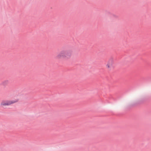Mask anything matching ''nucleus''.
I'll list each match as a JSON object with an SVG mask.
<instances>
[{"instance_id": "1", "label": "nucleus", "mask_w": 151, "mask_h": 151, "mask_svg": "<svg viewBox=\"0 0 151 151\" xmlns=\"http://www.w3.org/2000/svg\"><path fill=\"white\" fill-rule=\"evenodd\" d=\"M73 51L70 50L63 49L60 50L57 54L56 58L58 60L64 59L67 60L71 58Z\"/></svg>"}, {"instance_id": "2", "label": "nucleus", "mask_w": 151, "mask_h": 151, "mask_svg": "<svg viewBox=\"0 0 151 151\" xmlns=\"http://www.w3.org/2000/svg\"><path fill=\"white\" fill-rule=\"evenodd\" d=\"M19 101L18 99L12 100H2L0 103V106L3 107L7 106H9L12 104L16 103Z\"/></svg>"}, {"instance_id": "3", "label": "nucleus", "mask_w": 151, "mask_h": 151, "mask_svg": "<svg viewBox=\"0 0 151 151\" xmlns=\"http://www.w3.org/2000/svg\"><path fill=\"white\" fill-rule=\"evenodd\" d=\"M114 59L113 58H110L106 65V68L109 70H111L114 68Z\"/></svg>"}]
</instances>
